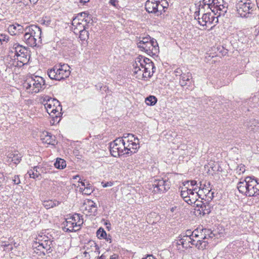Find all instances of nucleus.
<instances>
[{
  "label": "nucleus",
  "instance_id": "obj_47",
  "mask_svg": "<svg viewBox=\"0 0 259 259\" xmlns=\"http://www.w3.org/2000/svg\"><path fill=\"white\" fill-rule=\"evenodd\" d=\"M6 183L5 178L3 174L0 172V189L2 188V187Z\"/></svg>",
  "mask_w": 259,
  "mask_h": 259
},
{
  "label": "nucleus",
  "instance_id": "obj_63",
  "mask_svg": "<svg viewBox=\"0 0 259 259\" xmlns=\"http://www.w3.org/2000/svg\"><path fill=\"white\" fill-rule=\"evenodd\" d=\"M78 182H79V183H80V184H81V185H82V186H84V187H85V183H84L83 182H82V181H80V179H79V181Z\"/></svg>",
  "mask_w": 259,
  "mask_h": 259
},
{
  "label": "nucleus",
  "instance_id": "obj_15",
  "mask_svg": "<svg viewBox=\"0 0 259 259\" xmlns=\"http://www.w3.org/2000/svg\"><path fill=\"white\" fill-rule=\"evenodd\" d=\"M49 168L41 165L34 166L32 169L28 171L27 174L30 178L34 179H38L40 180L42 175L49 172Z\"/></svg>",
  "mask_w": 259,
  "mask_h": 259
},
{
  "label": "nucleus",
  "instance_id": "obj_30",
  "mask_svg": "<svg viewBox=\"0 0 259 259\" xmlns=\"http://www.w3.org/2000/svg\"><path fill=\"white\" fill-rule=\"evenodd\" d=\"M192 79V74L190 72L182 74L180 82L182 86L186 85L187 81H190Z\"/></svg>",
  "mask_w": 259,
  "mask_h": 259
},
{
  "label": "nucleus",
  "instance_id": "obj_59",
  "mask_svg": "<svg viewBox=\"0 0 259 259\" xmlns=\"http://www.w3.org/2000/svg\"><path fill=\"white\" fill-rule=\"evenodd\" d=\"M203 204L201 201H198V203L196 204V207L195 208L198 209L199 208L200 206H201V204Z\"/></svg>",
  "mask_w": 259,
  "mask_h": 259
},
{
  "label": "nucleus",
  "instance_id": "obj_61",
  "mask_svg": "<svg viewBox=\"0 0 259 259\" xmlns=\"http://www.w3.org/2000/svg\"><path fill=\"white\" fill-rule=\"evenodd\" d=\"M6 250H12L13 249V247L11 244H10V246L7 247V248H6Z\"/></svg>",
  "mask_w": 259,
  "mask_h": 259
},
{
  "label": "nucleus",
  "instance_id": "obj_42",
  "mask_svg": "<svg viewBox=\"0 0 259 259\" xmlns=\"http://www.w3.org/2000/svg\"><path fill=\"white\" fill-rule=\"evenodd\" d=\"M16 24L11 25L9 26L8 29L9 32L12 35H16L17 33Z\"/></svg>",
  "mask_w": 259,
  "mask_h": 259
},
{
  "label": "nucleus",
  "instance_id": "obj_48",
  "mask_svg": "<svg viewBox=\"0 0 259 259\" xmlns=\"http://www.w3.org/2000/svg\"><path fill=\"white\" fill-rule=\"evenodd\" d=\"M12 181L14 184L16 185L20 183V180L18 175H15L14 177L12 178Z\"/></svg>",
  "mask_w": 259,
  "mask_h": 259
},
{
  "label": "nucleus",
  "instance_id": "obj_41",
  "mask_svg": "<svg viewBox=\"0 0 259 259\" xmlns=\"http://www.w3.org/2000/svg\"><path fill=\"white\" fill-rule=\"evenodd\" d=\"M192 238H194V237H199L202 238L203 237V234H202L201 229L199 230L198 229H195L194 230L191 235H190Z\"/></svg>",
  "mask_w": 259,
  "mask_h": 259
},
{
  "label": "nucleus",
  "instance_id": "obj_39",
  "mask_svg": "<svg viewBox=\"0 0 259 259\" xmlns=\"http://www.w3.org/2000/svg\"><path fill=\"white\" fill-rule=\"evenodd\" d=\"M78 33H79V38L81 40H84L89 37V32L85 30V28L79 31Z\"/></svg>",
  "mask_w": 259,
  "mask_h": 259
},
{
  "label": "nucleus",
  "instance_id": "obj_28",
  "mask_svg": "<svg viewBox=\"0 0 259 259\" xmlns=\"http://www.w3.org/2000/svg\"><path fill=\"white\" fill-rule=\"evenodd\" d=\"M60 202L56 200H47L43 201L42 204L46 209H50L60 204Z\"/></svg>",
  "mask_w": 259,
  "mask_h": 259
},
{
  "label": "nucleus",
  "instance_id": "obj_44",
  "mask_svg": "<svg viewBox=\"0 0 259 259\" xmlns=\"http://www.w3.org/2000/svg\"><path fill=\"white\" fill-rule=\"evenodd\" d=\"M9 39V36L5 34H0V45L3 42H7Z\"/></svg>",
  "mask_w": 259,
  "mask_h": 259
},
{
  "label": "nucleus",
  "instance_id": "obj_18",
  "mask_svg": "<svg viewBox=\"0 0 259 259\" xmlns=\"http://www.w3.org/2000/svg\"><path fill=\"white\" fill-rule=\"evenodd\" d=\"M197 190V188L195 187L193 189H191L190 195L188 196L189 198L187 199V203L189 204H192L193 203H195L196 201L198 200V198H201L202 199H203V198H202V194L201 192L203 190H199L197 192H194Z\"/></svg>",
  "mask_w": 259,
  "mask_h": 259
},
{
  "label": "nucleus",
  "instance_id": "obj_50",
  "mask_svg": "<svg viewBox=\"0 0 259 259\" xmlns=\"http://www.w3.org/2000/svg\"><path fill=\"white\" fill-rule=\"evenodd\" d=\"M199 185H200V186L199 187V190H203L201 192V193H202V192H203L204 193H206L207 194H208L210 192V190L207 189L206 188H204V186H202L201 182L199 183Z\"/></svg>",
  "mask_w": 259,
  "mask_h": 259
},
{
  "label": "nucleus",
  "instance_id": "obj_60",
  "mask_svg": "<svg viewBox=\"0 0 259 259\" xmlns=\"http://www.w3.org/2000/svg\"><path fill=\"white\" fill-rule=\"evenodd\" d=\"M110 259H117V255L114 254L110 256Z\"/></svg>",
  "mask_w": 259,
  "mask_h": 259
},
{
  "label": "nucleus",
  "instance_id": "obj_43",
  "mask_svg": "<svg viewBox=\"0 0 259 259\" xmlns=\"http://www.w3.org/2000/svg\"><path fill=\"white\" fill-rule=\"evenodd\" d=\"M152 39H151V37L149 36L143 37L142 40H140L139 42H138L137 45H141V46L144 45V44H146L147 42H148L149 41H151Z\"/></svg>",
  "mask_w": 259,
  "mask_h": 259
},
{
  "label": "nucleus",
  "instance_id": "obj_35",
  "mask_svg": "<svg viewBox=\"0 0 259 259\" xmlns=\"http://www.w3.org/2000/svg\"><path fill=\"white\" fill-rule=\"evenodd\" d=\"M145 102L148 105L153 106L157 102V99L155 96H150L146 99Z\"/></svg>",
  "mask_w": 259,
  "mask_h": 259
},
{
  "label": "nucleus",
  "instance_id": "obj_32",
  "mask_svg": "<svg viewBox=\"0 0 259 259\" xmlns=\"http://www.w3.org/2000/svg\"><path fill=\"white\" fill-rule=\"evenodd\" d=\"M190 188H188L187 187H185L182 188L181 191V195L185 202L187 203V199L189 198L188 196L190 195L191 191Z\"/></svg>",
  "mask_w": 259,
  "mask_h": 259
},
{
  "label": "nucleus",
  "instance_id": "obj_54",
  "mask_svg": "<svg viewBox=\"0 0 259 259\" xmlns=\"http://www.w3.org/2000/svg\"><path fill=\"white\" fill-rule=\"evenodd\" d=\"M93 245H94L95 247V252L99 254L100 253L99 247L94 242H93Z\"/></svg>",
  "mask_w": 259,
  "mask_h": 259
},
{
  "label": "nucleus",
  "instance_id": "obj_19",
  "mask_svg": "<svg viewBox=\"0 0 259 259\" xmlns=\"http://www.w3.org/2000/svg\"><path fill=\"white\" fill-rule=\"evenodd\" d=\"M86 24L85 22L81 21L80 19L74 18L72 21V29L74 33L77 34L79 31L85 28Z\"/></svg>",
  "mask_w": 259,
  "mask_h": 259
},
{
  "label": "nucleus",
  "instance_id": "obj_23",
  "mask_svg": "<svg viewBox=\"0 0 259 259\" xmlns=\"http://www.w3.org/2000/svg\"><path fill=\"white\" fill-rule=\"evenodd\" d=\"M72 219L68 217L66 219L65 224H64V230L66 232H75L79 230L78 228H76L75 226L74 223L72 221Z\"/></svg>",
  "mask_w": 259,
  "mask_h": 259
},
{
  "label": "nucleus",
  "instance_id": "obj_55",
  "mask_svg": "<svg viewBox=\"0 0 259 259\" xmlns=\"http://www.w3.org/2000/svg\"><path fill=\"white\" fill-rule=\"evenodd\" d=\"M175 74L176 76L182 75V71L180 68H177L175 71Z\"/></svg>",
  "mask_w": 259,
  "mask_h": 259
},
{
  "label": "nucleus",
  "instance_id": "obj_3",
  "mask_svg": "<svg viewBox=\"0 0 259 259\" xmlns=\"http://www.w3.org/2000/svg\"><path fill=\"white\" fill-rule=\"evenodd\" d=\"M35 240L32 245L34 252L41 255L52 251V240L50 237L41 233L36 237Z\"/></svg>",
  "mask_w": 259,
  "mask_h": 259
},
{
  "label": "nucleus",
  "instance_id": "obj_26",
  "mask_svg": "<svg viewBox=\"0 0 259 259\" xmlns=\"http://www.w3.org/2000/svg\"><path fill=\"white\" fill-rule=\"evenodd\" d=\"M178 244H181L183 247L187 248L190 246V244L192 245V238L189 234L184 236L179 240Z\"/></svg>",
  "mask_w": 259,
  "mask_h": 259
},
{
  "label": "nucleus",
  "instance_id": "obj_14",
  "mask_svg": "<svg viewBox=\"0 0 259 259\" xmlns=\"http://www.w3.org/2000/svg\"><path fill=\"white\" fill-rule=\"evenodd\" d=\"M211 11L219 16L224 15L227 11L228 4L224 0H212Z\"/></svg>",
  "mask_w": 259,
  "mask_h": 259
},
{
  "label": "nucleus",
  "instance_id": "obj_21",
  "mask_svg": "<svg viewBox=\"0 0 259 259\" xmlns=\"http://www.w3.org/2000/svg\"><path fill=\"white\" fill-rule=\"evenodd\" d=\"M21 154L18 151L10 152L7 155V161L8 162H13L15 164L19 163L21 160Z\"/></svg>",
  "mask_w": 259,
  "mask_h": 259
},
{
  "label": "nucleus",
  "instance_id": "obj_2",
  "mask_svg": "<svg viewBox=\"0 0 259 259\" xmlns=\"http://www.w3.org/2000/svg\"><path fill=\"white\" fill-rule=\"evenodd\" d=\"M237 189L240 193L247 197L257 196L259 195V179L254 176L246 177L238 182Z\"/></svg>",
  "mask_w": 259,
  "mask_h": 259
},
{
  "label": "nucleus",
  "instance_id": "obj_10",
  "mask_svg": "<svg viewBox=\"0 0 259 259\" xmlns=\"http://www.w3.org/2000/svg\"><path fill=\"white\" fill-rule=\"evenodd\" d=\"M123 137L118 138L110 143V153L113 157H117L126 154Z\"/></svg>",
  "mask_w": 259,
  "mask_h": 259
},
{
  "label": "nucleus",
  "instance_id": "obj_46",
  "mask_svg": "<svg viewBox=\"0 0 259 259\" xmlns=\"http://www.w3.org/2000/svg\"><path fill=\"white\" fill-rule=\"evenodd\" d=\"M189 183H190L191 186L193 188L195 186H197V182L195 180H192V181H187L184 182L183 183V184H184V186H186L187 185L189 186Z\"/></svg>",
  "mask_w": 259,
  "mask_h": 259
},
{
  "label": "nucleus",
  "instance_id": "obj_6",
  "mask_svg": "<svg viewBox=\"0 0 259 259\" xmlns=\"http://www.w3.org/2000/svg\"><path fill=\"white\" fill-rule=\"evenodd\" d=\"M70 74V67L66 64L55 65L48 70V75L51 79L61 80L67 78Z\"/></svg>",
  "mask_w": 259,
  "mask_h": 259
},
{
  "label": "nucleus",
  "instance_id": "obj_64",
  "mask_svg": "<svg viewBox=\"0 0 259 259\" xmlns=\"http://www.w3.org/2000/svg\"><path fill=\"white\" fill-rule=\"evenodd\" d=\"M105 258H106V256L103 254L101 255L99 258V259H105Z\"/></svg>",
  "mask_w": 259,
  "mask_h": 259
},
{
  "label": "nucleus",
  "instance_id": "obj_16",
  "mask_svg": "<svg viewBox=\"0 0 259 259\" xmlns=\"http://www.w3.org/2000/svg\"><path fill=\"white\" fill-rule=\"evenodd\" d=\"M41 102L45 106V108L49 114H52V109L57 105H59V101L55 99H52L49 96H45L41 99Z\"/></svg>",
  "mask_w": 259,
  "mask_h": 259
},
{
  "label": "nucleus",
  "instance_id": "obj_49",
  "mask_svg": "<svg viewBox=\"0 0 259 259\" xmlns=\"http://www.w3.org/2000/svg\"><path fill=\"white\" fill-rule=\"evenodd\" d=\"M16 26L17 28V33H23V31H25V28H24L23 26L18 24H16Z\"/></svg>",
  "mask_w": 259,
  "mask_h": 259
},
{
  "label": "nucleus",
  "instance_id": "obj_20",
  "mask_svg": "<svg viewBox=\"0 0 259 259\" xmlns=\"http://www.w3.org/2000/svg\"><path fill=\"white\" fill-rule=\"evenodd\" d=\"M40 138L44 143L51 145L55 144L56 141L55 137H53L52 135L48 132H43L40 135Z\"/></svg>",
  "mask_w": 259,
  "mask_h": 259
},
{
  "label": "nucleus",
  "instance_id": "obj_12",
  "mask_svg": "<svg viewBox=\"0 0 259 259\" xmlns=\"http://www.w3.org/2000/svg\"><path fill=\"white\" fill-rule=\"evenodd\" d=\"M201 17H198L199 24L203 27H209L212 24H217L218 22V17H214L212 15L210 11H206L204 13H202Z\"/></svg>",
  "mask_w": 259,
  "mask_h": 259
},
{
  "label": "nucleus",
  "instance_id": "obj_4",
  "mask_svg": "<svg viewBox=\"0 0 259 259\" xmlns=\"http://www.w3.org/2000/svg\"><path fill=\"white\" fill-rule=\"evenodd\" d=\"M23 87L29 93H37L46 88V83L42 77L32 75L27 77Z\"/></svg>",
  "mask_w": 259,
  "mask_h": 259
},
{
  "label": "nucleus",
  "instance_id": "obj_51",
  "mask_svg": "<svg viewBox=\"0 0 259 259\" xmlns=\"http://www.w3.org/2000/svg\"><path fill=\"white\" fill-rule=\"evenodd\" d=\"M109 3L111 5L114 6L115 8H118V3L116 0H110Z\"/></svg>",
  "mask_w": 259,
  "mask_h": 259
},
{
  "label": "nucleus",
  "instance_id": "obj_11",
  "mask_svg": "<svg viewBox=\"0 0 259 259\" xmlns=\"http://www.w3.org/2000/svg\"><path fill=\"white\" fill-rule=\"evenodd\" d=\"M12 53H14V60H17L18 62L25 64L27 63L28 59L27 58V50L25 47L15 44L14 45L12 50Z\"/></svg>",
  "mask_w": 259,
  "mask_h": 259
},
{
  "label": "nucleus",
  "instance_id": "obj_56",
  "mask_svg": "<svg viewBox=\"0 0 259 259\" xmlns=\"http://www.w3.org/2000/svg\"><path fill=\"white\" fill-rule=\"evenodd\" d=\"M103 239H105L107 242H109V243H111L112 242V238L111 235L109 234L108 235H107V236H105V238H104Z\"/></svg>",
  "mask_w": 259,
  "mask_h": 259
},
{
  "label": "nucleus",
  "instance_id": "obj_25",
  "mask_svg": "<svg viewBox=\"0 0 259 259\" xmlns=\"http://www.w3.org/2000/svg\"><path fill=\"white\" fill-rule=\"evenodd\" d=\"M24 40L28 46L33 47L37 45V40L39 39L25 32L24 35Z\"/></svg>",
  "mask_w": 259,
  "mask_h": 259
},
{
  "label": "nucleus",
  "instance_id": "obj_58",
  "mask_svg": "<svg viewBox=\"0 0 259 259\" xmlns=\"http://www.w3.org/2000/svg\"><path fill=\"white\" fill-rule=\"evenodd\" d=\"M143 259H155V258L152 255H148Z\"/></svg>",
  "mask_w": 259,
  "mask_h": 259
},
{
  "label": "nucleus",
  "instance_id": "obj_9",
  "mask_svg": "<svg viewBox=\"0 0 259 259\" xmlns=\"http://www.w3.org/2000/svg\"><path fill=\"white\" fill-rule=\"evenodd\" d=\"M125 143V150L126 154L136 153L139 148L138 139L132 134H124L123 136Z\"/></svg>",
  "mask_w": 259,
  "mask_h": 259
},
{
  "label": "nucleus",
  "instance_id": "obj_34",
  "mask_svg": "<svg viewBox=\"0 0 259 259\" xmlns=\"http://www.w3.org/2000/svg\"><path fill=\"white\" fill-rule=\"evenodd\" d=\"M89 15L85 12H82L77 14V15L74 17V18H78V19H80L81 21L85 22V23L87 22L89 23L88 17Z\"/></svg>",
  "mask_w": 259,
  "mask_h": 259
},
{
  "label": "nucleus",
  "instance_id": "obj_38",
  "mask_svg": "<svg viewBox=\"0 0 259 259\" xmlns=\"http://www.w3.org/2000/svg\"><path fill=\"white\" fill-rule=\"evenodd\" d=\"M202 234L204 236H205V239H207L209 238H212L213 234L211 230L207 229H201Z\"/></svg>",
  "mask_w": 259,
  "mask_h": 259
},
{
  "label": "nucleus",
  "instance_id": "obj_37",
  "mask_svg": "<svg viewBox=\"0 0 259 259\" xmlns=\"http://www.w3.org/2000/svg\"><path fill=\"white\" fill-rule=\"evenodd\" d=\"M96 234L98 238L100 239H102L104 238H105V236H107L106 231L102 228H100L97 230Z\"/></svg>",
  "mask_w": 259,
  "mask_h": 259
},
{
  "label": "nucleus",
  "instance_id": "obj_17",
  "mask_svg": "<svg viewBox=\"0 0 259 259\" xmlns=\"http://www.w3.org/2000/svg\"><path fill=\"white\" fill-rule=\"evenodd\" d=\"M25 31L30 35H32L33 37H36L38 39H40L41 38V30L37 25H31L26 26Z\"/></svg>",
  "mask_w": 259,
  "mask_h": 259
},
{
  "label": "nucleus",
  "instance_id": "obj_5",
  "mask_svg": "<svg viewBox=\"0 0 259 259\" xmlns=\"http://www.w3.org/2000/svg\"><path fill=\"white\" fill-rule=\"evenodd\" d=\"M168 6L166 0H147L145 4L146 11L157 16H161L165 12Z\"/></svg>",
  "mask_w": 259,
  "mask_h": 259
},
{
  "label": "nucleus",
  "instance_id": "obj_1",
  "mask_svg": "<svg viewBox=\"0 0 259 259\" xmlns=\"http://www.w3.org/2000/svg\"><path fill=\"white\" fill-rule=\"evenodd\" d=\"M133 66L134 74L139 79L151 77L155 69L151 60L142 56L136 58Z\"/></svg>",
  "mask_w": 259,
  "mask_h": 259
},
{
  "label": "nucleus",
  "instance_id": "obj_36",
  "mask_svg": "<svg viewBox=\"0 0 259 259\" xmlns=\"http://www.w3.org/2000/svg\"><path fill=\"white\" fill-rule=\"evenodd\" d=\"M53 112L52 114H49L53 118L54 117H57L58 115L60 114V111L61 110V107L60 106V103H59V105H57L54 108L52 109Z\"/></svg>",
  "mask_w": 259,
  "mask_h": 259
},
{
  "label": "nucleus",
  "instance_id": "obj_22",
  "mask_svg": "<svg viewBox=\"0 0 259 259\" xmlns=\"http://www.w3.org/2000/svg\"><path fill=\"white\" fill-rule=\"evenodd\" d=\"M212 0H203L200 2L199 6V10L198 11L199 15L200 13H204L206 11H211L212 7Z\"/></svg>",
  "mask_w": 259,
  "mask_h": 259
},
{
  "label": "nucleus",
  "instance_id": "obj_62",
  "mask_svg": "<svg viewBox=\"0 0 259 259\" xmlns=\"http://www.w3.org/2000/svg\"><path fill=\"white\" fill-rule=\"evenodd\" d=\"M89 0H80L81 3L85 4L89 2Z\"/></svg>",
  "mask_w": 259,
  "mask_h": 259
},
{
  "label": "nucleus",
  "instance_id": "obj_53",
  "mask_svg": "<svg viewBox=\"0 0 259 259\" xmlns=\"http://www.w3.org/2000/svg\"><path fill=\"white\" fill-rule=\"evenodd\" d=\"M239 167V170L238 169V168H237V170L239 171V174H240L241 173H243L245 170V168L244 165H241Z\"/></svg>",
  "mask_w": 259,
  "mask_h": 259
},
{
  "label": "nucleus",
  "instance_id": "obj_33",
  "mask_svg": "<svg viewBox=\"0 0 259 259\" xmlns=\"http://www.w3.org/2000/svg\"><path fill=\"white\" fill-rule=\"evenodd\" d=\"M208 246V242L206 240H202L198 243L196 244L195 247L199 250H204L207 249Z\"/></svg>",
  "mask_w": 259,
  "mask_h": 259
},
{
  "label": "nucleus",
  "instance_id": "obj_57",
  "mask_svg": "<svg viewBox=\"0 0 259 259\" xmlns=\"http://www.w3.org/2000/svg\"><path fill=\"white\" fill-rule=\"evenodd\" d=\"M112 185H113V183L109 182H107V183L103 184V187L104 188H105V187H111Z\"/></svg>",
  "mask_w": 259,
  "mask_h": 259
},
{
  "label": "nucleus",
  "instance_id": "obj_24",
  "mask_svg": "<svg viewBox=\"0 0 259 259\" xmlns=\"http://www.w3.org/2000/svg\"><path fill=\"white\" fill-rule=\"evenodd\" d=\"M85 210L88 212L95 214L97 211V207L96 203L92 200L88 199L84 203Z\"/></svg>",
  "mask_w": 259,
  "mask_h": 259
},
{
  "label": "nucleus",
  "instance_id": "obj_7",
  "mask_svg": "<svg viewBox=\"0 0 259 259\" xmlns=\"http://www.w3.org/2000/svg\"><path fill=\"white\" fill-rule=\"evenodd\" d=\"M254 0H242L237 4V11L241 17H247L256 9Z\"/></svg>",
  "mask_w": 259,
  "mask_h": 259
},
{
  "label": "nucleus",
  "instance_id": "obj_29",
  "mask_svg": "<svg viewBox=\"0 0 259 259\" xmlns=\"http://www.w3.org/2000/svg\"><path fill=\"white\" fill-rule=\"evenodd\" d=\"M195 209L199 211V214L200 215H204L205 214H208L210 212V209L208 205H206L205 204H201L199 208L197 209L195 208Z\"/></svg>",
  "mask_w": 259,
  "mask_h": 259
},
{
  "label": "nucleus",
  "instance_id": "obj_27",
  "mask_svg": "<svg viewBox=\"0 0 259 259\" xmlns=\"http://www.w3.org/2000/svg\"><path fill=\"white\" fill-rule=\"evenodd\" d=\"M70 219H72V222L74 223L76 228L80 229L81 225L83 224V219L81 218V216L77 213H75L71 216L69 217Z\"/></svg>",
  "mask_w": 259,
  "mask_h": 259
},
{
  "label": "nucleus",
  "instance_id": "obj_45",
  "mask_svg": "<svg viewBox=\"0 0 259 259\" xmlns=\"http://www.w3.org/2000/svg\"><path fill=\"white\" fill-rule=\"evenodd\" d=\"M205 236L203 235V237L202 238L199 237H194V238H192V245H195L196 244L200 242L202 240L205 239Z\"/></svg>",
  "mask_w": 259,
  "mask_h": 259
},
{
  "label": "nucleus",
  "instance_id": "obj_8",
  "mask_svg": "<svg viewBox=\"0 0 259 259\" xmlns=\"http://www.w3.org/2000/svg\"><path fill=\"white\" fill-rule=\"evenodd\" d=\"M171 182L168 178H158L149 185V189L154 193H163L169 190Z\"/></svg>",
  "mask_w": 259,
  "mask_h": 259
},
{
  "label": "nucleus",
  "instance_id": "obj_13",
  "mask_svg": "<svg viewBox=\"0 0 259 259\" xmlns=\"http://www.w3.org/2000/svg\"><path fill=\"white\" fill-rule=\"evenodd\" d=\"M138 48H140L142 50L144 51L147 54L156 55L159 52V47L157 41L152 38L151 41L148 42L144 44L141 46L138 45Z\"/></svg>",
  "mask_w": 259,
  "mask_h": 259
},
{
  "label": "nucleus",
  "instance_id": "obj_40",
  "mask_svg": "<svg viewBox=\"0 0 259 259\" xmlns=\"http://www.w3.org/2000/svg\"><path fill=\"white\" fill-rule=\"evenodd\" d=\"M82 193L85 195H90L93 192V188L92 186L90 184H88L87 185V186H85L84 189L82 190Z\"/></svg>",
  "mask_w": 259,
  "mask_h": 259
},
{
  "label": "nucleus",
  "instance_id": "obj_31",
  "mask_svg": "<svg viewBox=\"0 0 259 259\" xmlns=\"http://www.w3.org/2000/svg\"><path fill=\"white\" fill-rule=\"evenodd\" d=\"M54 166L58 169H63L66 166V161L61 158H57L54 163Z\"/></svg>",
  "mask_w": 259,
  "mask_h": 259
},
{
  "label": "nucleus",
  "instance_id": "obj_52",
  "mask_svg": "<svg viewBox=\"0 0 259 259\" xmlns=\"http://www.w3.org/2000/svg\"><path fill=\"white\" fill-rule=\"evenodd\" d=\"M100 88V90L101 91L106 92V91L108 89V88L106 85H102L101 83L98 84V86Z\"/></svg>",
  "mask_w": 259,
  "mask_h": 259
}]
</instances>
